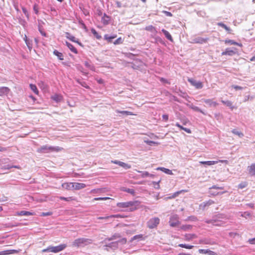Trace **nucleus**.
I'll return each mask as SVG.
<instances>
[{
    "label": "nucleus",
    "instance_id": "1",
    "mask_svg": "<svg viewBox=\"0 0 255 255\" xmlns=\"http://www.w3.org/2000/svg\"><path fill=\"white\" fill-rule=\"evenodd\" d=\"M62 149H63V148L59 146H52L48 145H44L38 148L36 151L40 153H46L53 151L58 152Z\"/></svg>",
    "mask_w": 255,
    "mask_h": 255
},
{
    "label": "nucleus",
    "instance_id": "2",
    "mask_svg": "<svg viewBox=\"0 0 255 255\" xmlns=\"http://www.w3.org/2000/svg\"><path fill=\"white\" fill-rule=\"evenodd\" d=\"M223 215L221 214H217L212 217L211 219H206L205 222L207 224H211L215 226H222L224 223L222 221L223 218Z\"/></svg>",
    "mask_w": 255,
    "mask_h": 255
},
{
    "label": "nucleus",
    "instance_id": "3",
    "mask_svg": "<svg viewBox=\"0 0 255 255\" xmlns=\"http://www.w3.org/2000/svg\"><path fill=\"white\" fill-rule=\"evenodd\" d=\"M139 205V202L137 201H128L126 202H120L118 203L117 205L119 208H127L131 207L130 209V211H133L136 209L137 206Z\"/></svg>",
    "mask_w": 255,
    "mask_h": 255
},
{
    "label": "nucleus",
    "instance_id": "4",
    "mask_svg": "<svg viewBox=\"0 0 255 255\" xmlns=\"http://www.w3.org/2000/svg\"><path fill=\"white\" fill-rule=\"evenodd\" d=\"M92 242V240L87 238H78L76 239L72 244V246L74 247H84L89 244H91Z\"/></svg>",
    "mask_w": 255,
    "mask_h": 255
},
{
    "label": "nucleus",
    "instance_id": "5",
    "mask_svg": "<svg viewBox=\"0 0 255 255\" xmlns=\"http://www.w3.org/2000/svg\"><path fill=\"white\" fill-rule=\"evenodd\" d=\"M66 247L65 244H61L57 246H49L47 248L43 249L42 252H52L54 253H58L63 250Z\"/></svg>",
    "mask_w": 255,
    "mask_h": 255
},
{
    "label": "nucleus",
    "instance_id": "6",
    "mask_svg": "<svg viewBox=\"0 0 255 255\" xmlns=\"http://www.w3.org/2000/svg\"><path fill=\"white\" fill-rule=\"evenodd\" d=\"M160 219L158 217H154L151 218L147 222V226L149 229H153L156 228L159 224Z\"/></svg>",
    "mask_w": 255,
    "mask_h": 255
},
{
    "label": "nucleus",
    "instance_id": "7",
    "mask_svg": "<svg viewBox=\"0 0 255 255\" xmlns=\"http://www.w3.org/2000/svg\"><path fill=\"white\" fill-rule=\"evenodd\" d=\"M169 225L171 227H175L179 224V218L177 215H172L169 220Z\"/></svg>",
    "mask_w": 255,
    "mask_h": 255
},
{
    "label": "nucleus",
    "instance_id": "8",
    "mask_svg": "<svg viewBox=\"0 0 255 255\" xmlns=\"http://www.w3.org/2000/svg\"><path fill=\"white\" fill-rule=\"evenodd\" d=\"M188 81L192 85L194 86L197 89H201L203 86L202 82L200 81H197L193 78H188Z\"/></svg>",
    "mask_w": 255,
    "mask_h": 255
},
{
    "label": "nucleus",
    "instance_id": "9",
    "mask_svg": "<svg viewBox=\"0 0 255 255\" xmlns=\"http://www.w3.org/2000/svg\"><path fill=\"white\" fill-rule=\"evenodd\" d=\"M209 40L208 38H203L201 37H196L192 39V43L203 44L206 43Z\"/></svg>",
    "mask_w": 255,
    "mask_h": 255
},
{
    "label": "nucleus",
    "instance_id": "10",
    "mask_svg": "<svg viewBox=\"0 0 255 255\" xmlns=\"http://www.w3.org/2000/svg\"><path fill=\"white\" fill-rule=\"evenodd\" d=\"M112 162L116 164L119 165V166L123 167L126 169H129L131 167V166L127 163H126L124 162L119 161V160H112Z\"/></svg>",
    "mask_w": 255,
    "mask_h": 255
},
{
    "label": "nucleus",
    "instance_id": "11",
    "mask_svg": "<svg viewBox=\"0 0 255 255\" xmlns=\"http://www.w3.org/2000/svg\"><path fill=\"white\" fill-rule=\"evenodd\" d=\"M121 238V235L120 233H115L113 234L111 237L107 238L105 239L104 241V242H106V241H112L113 240H116L117 239H120Z\"/></svg>",
    "mask_w": 255,
    "mask_h": 255
},
{
    "label": "nucleus",
    "instance_id": "12",
    "mask_svg": "<svg viewBox=\"0 0 255 255\" xmlns=\"http://www.w3.org/2000/svg\"><path fill=\"white\" fill-rule=\"evenodd\" d=\"M214 203V201L212 200H209L208 201L204 202L200 205V208L202 210H205L206 207H208Z\"/></svg>",
    "mask_w": 255,
    "mask_h": 255
},
{
    "label": "nucleus",
    "instance_id": "13",
    "mask_svg": "<svg viewBox=\"0 0 255 255\" xmlns=\"http://www.w3.org/2000/svg\"><path fill=\"white\" fill-rule=\"evenodd\" d=\"M10 92V89L6 87H0V96H7Z\"/></svg>",
    "mask_w": 255,
    "mask_h": 255
},
{
    "label": "nucleus",
    "instance_id": "14",
    "mask_svg": "<svg viewBox=\"0 0 255 255\" xmlns=\"http://www.w3.org/2000/svg\"><path fill=\"white\" fill-rule=\"evenodd\" d=\"M202 100L211 107H216L218 105L216 102L213 101L212 99H203Z\"/></svg>",
    "mask_w": 255,
    "mask_h": 255
},
{
    "label": "nucleus",
    "instance_id": "15",
    "mask_svg": "<svg viewBox=\"0 0 255 255\" xmlns=\"http://www.w3.org/2000/svg\"><path fill=\"white\" fill-rule=\"evenodd\" d=\"M107 248H109L113 250H115L118 249V242L116 241L113 242L105 245Z\"/></svg>",
    "mask_w": 255,
    "mask_h": 255
},
{
    "label": "nucleus",
    "instance_id": "16",
    "mask_svg": "<svg viewBox=\"0 0 255 255\" xmlns=\"http://www.w3.org/2000/svg\"><path fill=\"white\" fill-rule=\"evenodd\" d=\"M236 54V52L231 49L229 48H226L225 51L222 53V55H229V56H233Z\"/></svg>",
    "mask_w": 255,
    "mask_h": 255
},
{
    "label": "nucleus",
    "instance_id": "17",
    "mask_svg": "<svg viewBox=\"0 0 255 255\" xmlns=\"http://www.w3.org/2000/svg\"><path fill=\"white\" fill-rule=\"evenodd\" d=\"M73 189L79 190L83 189L86 187V185L81 183H73Z\"/></svg>",
    "mask_w": 255,
    "mask_h": 255
},
{
    "label": "nucleus",
    "instance_id": "18",
    "mask_svg": "<svg viewBox=\"0 0 255 255\" xmlns=\"http://www.w3.org/2000/svg\"><path fill=\"white\" fill-rule=\"evenodd\" d=\"M110 19V17L105 13L102 17V22L104 25H107L109 23Z\"/></svg>",
    "mask_w": 255,
    "mask_h": 255
},
{
    "label": "nucleus",
    "instance_id": "19",
    "mask_svg": "<svg viewBox=\"0 0 255 255\" xmlns=\"http://www.w3.org/2000/svg\"><path fill=\"white\" fill-rule=\"evenodd\" d=\"M187 106H188L190 108H191L193 110L196 111V112H200L202 114H203V115H206V114L198 107L194 106L193 104H191V105L187 104Z\"/></svg>",
    "mask_w": 255,
    "mask_h": 255
},
{
    "label": "nucleus",
    "instance_id": "20",
    "mask_svg": "<svg viewBox=\"0 0 255 255\" xmlns=\"http://www.w3.org/2000/svg\"><path fill=\"white\" fill-rule=\"evenodd\" d=\"M17 251L15 250H6L0 252V255H7L16 253Z\"/></svg>",
    "mask_w": 255,
    "mask_h": 255
},
{
    "label": "nucleus",
    "instance_id": "21",
    "mask_svg": "<svg viewBox=\"0 0 255 255\" xmlns=\"http://www.w3.org/2000/svg\"><path fill=\"white\" fill-rule=\"evenodd\" d=\"M62 186L63 188L67 190H73V183H64Z\"/></svg>",
    "mask_w": 255,
    "mask_h": 255
},
{
    "label": "nucleus",
    "instance_id": "22",
    "mask_svg": "<svg viewBox=\"0 0 255 255\" xmlns=\"http://www.w3.org/2000/svg\"><path fill=\"white\" fill-rule=\"evenodd\" d=\"M217 25L221 26L224 28L229 33H231L232 30L229 27H228L226 25L222 22H218L217 23Z\"/></svg>",
    "mask_w": 255,
    "mask_h": 255
},
{
    "label": "nucleus",
    "instance_id": "23",
    "mask_svg": "<svg viewBox=\"0 0 255 255\" xmlns=\"http://www.w3.org/2000/svg\"><path fill=\"white\" fill-rule=\"evenodd\" d=\"M249 174L252 176H255V163L248 166Z\"/></svg>",
    "mask_w": 255,
    "mask_h": 255
},
{
    "label": "nucleus",
    "instance_id": "24",
    "mask_svg": "<svg viewBox=\"0 0 255 255\" xmlns=\"http://www.w3.org/2000/svg\"><path fill=\"white\" fill-rule=\"evenodd\" d=\"M161 31L167 39H168L169 41L171 42L173 41V38L168 31H167L164 29H162Z\"/></svg>",
    "mask_w": 255,
    "mask_h": 255
},
{
    "label": "nucleus",
    "instance_id": "25",
    "mask_svg": "<svg viewBox=\"0 0 255 255\" xmlns=\"http://www.w3.org/2000/svg\"><path fill=\"white\" fill-rule=\"evenodd\" d=\"M156 170H161L167 174H169V175L173 174L172 171L171 170L167 169V168H165L164 167H158L156 168Z\"/></svg>",
    "mask_w": 255,
    "mask_h": 255
},
{
    "label": "nucleus",
    "instance_id": "26",
    "mask_svg": "<svg viewBox=\"0 0 255 255\" xmlns=\"http://www.w3.org/2000/svg\"><path fill=\"white\" fill-rule=\"evenodd\" d=\"M116 112L117 113H120L122 114L124 116H129V115H133V113L131 112L127 111H120L119 110H116Z\"/></svg>",
    "mask_w": 255,
    "mask_h": 255
},
{
    "label": "nucleus",
    "instance_id": "27",
    "mask_svg": "<svg viewBox=\"0 0 255 255\" xmlns=\"http://www.w3.org/2000/svg\"><path fill=\"white\" fill-rule=\"evenodd\" d=\"M66 44L67 46L70 49V50L73 53L77 54L78 53L77 50L76 48L71 43L66 42Z\"/></svg>",
    "mask_w": 255,
    "mask_h": 255
},
{
    "label": "nucleus",
    "instance_id": "28",
    "mask_svg": "<svg viewBox=\"0 0 255 255\" xmlns=\"http://www.w3.org/2000/svg\"><path fill=\"white\" fill-rule=\"evenodd\" d=\"M33 214L30 212L29 211H21L20 212H18L17 213V215L18 216H30L32 215Z\"/></svg>",
    "mask_w": 255,
    "mask_h": 255
},
{
    "label": "nucleus",
    "instance_id": "29",
    "mask_svg": "<svg viewBox=\"0 0 255 255\" xmlns=\"http://www.w3.org/2000/svg\"><path fill=\"white\" fill-rule=\"evenodd\" d=\"M218 162V161H200V163L201 164H205L208 166L214 165Z\"/></svg>",
    "mask_w": 255,
    "mask_h": 255
},
{
    "label": "nucleus",
    "instance_id": "30",
    "mask_svg": "<svg viewBox=\"0 0 255 255\" xmlns=\"http://www.w3.org/2000/svg\"><path fill=\"white\" fill-rule=\"evenodd\" d=\"M196 237L197 236L195 234H186L185 236V240L189 241Z\"/></svg>",
    "mask_w": 255,
    "mask_h": 255
},
{
    "label": "nucleus",
    "instance_id": "31",
    "mask_svg": "<svg viewBox=\"0 0 255 255\" xmlns=\"http://www.w3.org/2000/svg\"><path fill=\"white\" fill-rule=\"evenodd\" d=\"M53 54L57 56V57L58 58V59L60 60H63V55L62 53L58 51L57 50H55L54 51H53Z\"/></svg>",
    "mask_w": 255,
    "mask_h": 255
},
{
    "label": "nucleus",
    "instance_id": "32",
    "mask_svg": "<svg viewBox=\"0 0 255 255\" xmlns=\"http://www.w3.org/2000/svg\"><path fill=\"white\" fill-rule=\"evenodd\" d=\"M66 34L67 35L66 36L67 38L69 40L74 42H78V40L74 36L70 35V33L68 32L66 33Z\"/></svg>",
    "mask_w": 255,
    "mask_h": 255
},
{
    "label": "nucleus",
    "instance_id": "33",
    "mask_svg": "<svg viewBox=\"0 0 255 255\" xmlns=\"http://www.w3.org/2000/svg\"><path fill=\"white\" fill-rule=\"evenodd\" d=\"M225 43L230 44L231 45H238L239 46H242V44L241 43H239L233 40H225Z\"/></svg>",
    "mask_w": 255,
    "mask_h": 255
},
{
    "label": "nucleus",
    "instance_id": "34",
    "mask_svg": "<svg viewBox=\"0 0 255 255\" xmlns=\"http://www.w3.org/2000/svg\"><path fill=\"white\" fill-rule=\"evenodd\" d=\"M120 217L119 215H112L111 216H106V217H99L98 218V219L102 220V219H108L109 218H118Z\"/></svg>",
    "mask_w": 255,
    "mask_h": 255
},
{
    "label": "nucleus",
    "instance_id": "35",
    "mask_svg": "<svg viewBox=\"0 0 255 255\" xmlns=\"http://www.w3.org/2000/svg\"><path fill=\"white\" fill-rule=\"evenodd\" d=\"M232 132L234 134L237 135L240 137L244 136V133L236 129H234L232 130Z\"/></svg>",
    "mask_w": 255,
    "mask_h": 255
},
{
    "label": "nucleus",
    "instance_id": "36",
    "mask_svg": "<svg viewBox=\"0 0 255 255\" xmlns=\"http://www.w3.org/2000/svg\"><path fill=\"white\" fill-rule=\"evenodd\" d=\"M84 65L86 67L88 68L90 70H93L94 69V66L91 64V62H89V61H85L84 62Z\"/></svg>",
    "mask_w": 255,
    "mask_h": 255
},
{
    "label": "nucleus",
    "instance_id": "37",
    "mask_svg": "<svg viewBox=\"0 0 255 255\" xmlns=\"http://www.w3.org/2000/svg\"><path fill=\"white\" fill-rule=\"evenodd\" d=\"M222 103L225 105H226L227 106L230 107L232 110L234 109V107L232 106V103L230 101H221Z\"/></svg>",
    "mask_w": 255,
    "mask_h": 255
},
{
    "label": "nucleus",
    "instance_id": "38",
    "mask_svg": "<svg viewBox=\"0 0 255 255\" xmlns=\"http://www.w3.org/2000/svg\"><path fill=\"white\" fill-rule=\"evenodd\" d=\"M52 99L56 101V102L58 103L60 102L62 100V96L58 95H55L53 96H52Z\"/></svg>",
    "mask_w": 255,
    "mask_h": 255
},
{
    "label": "nucleus",
    "instance_id": "39",
    "mask_svg": "<svg viewBox=\"0 0 255 255\" xmlns=\"http://www.w3.org/2000/svg\"><path fill=\"white\" fill-rule=\"evenodd\" d=\"M116 35L110 36L108 34H106L104 36V38L106 40H108L109 42H112V39L116 37Z\"/></svg>",
    "mask_w": 255,
    "mask_h": 255
},
{
    "label": "nucleus",
    "instance_id": "40",
    "mask_svg": "<svg viewBox=\"0 0 255 255\" xmlns=\"http://www.w3.org/2000/svg\"><path fill=\"white\" fill-rule=\"evenodd\" d=\"M30 87L31 90L36 94H38V90L36 86V85L34 84H30Z\"/></svg>",
    "mask_w": 255,
    "mask_h": 255
},
{
    "label": "nucleus",
    "instance_id": "41",
    "mask_svg": "<svg viewBox=\"0 0 255 255\" xmlns=\"http://www.w3.org/2000/svg\"><path fill=\"white\" fill-rule=\"evenodd\" d=\"M178 246L180 247L184 248L187 249H192L194 247V246H192V245H189L183 244H179L178 245Z\"/></svg>",
    "mask_w": 255,
    "mask_h": 255
},
{
    "label": "nucleus",
    "instance_id": "42",
    "mask_svg": "<svg viewBox=\"0 0 255 255\" xmlns=\"http://www.w3.org/2000/svg\"><path fill=\"white\" fill-rule=\"evenodd\" d=\"M142 238H143V235H141V234L137 235H135V236H133L131 239L130 241L132 242V241H133V240H141L142 239Z\"/></svg>",
    "mask_w": 255,
    "mask_h": 255
},
{
    "label": "nucleus",
    "instance_id": "43",
    "mask_svg": "<svg viewBox=\"0 0 255 255\" xmlns=\"http://www.w3.org/2000/svg\"><path fill=\"white\" fill-rule=\"evenodd\" d=\"M192 228V226L190 225H182L181 227V229L184 231H189L191 230Z\"/></svg>",
    "mask_w": 255,
    "mask_h": 255
},
{
    "label": "nucleus",
    "instance_id": "44",
    "mask_svg": "<svg viewBox=\"0 0 255 255\" xmlns=\"http://www.w3.org/2000/svg\"><path fill=\"white\" fill-rule=\"evenodd\" d=\"M91 32L93 34V35L98 39H100L101 38V36H100L98 33L97 32V31L94 29L92 28L91 29Z\"/></svg>",
    "mask_w": 255,
    "mask_h": 255
},
{
    "label": "nucleus",
    "instance_id": "45",
    "mask_svg": "<svg viewBox=\"0 0 255 255\" xmlns=\"http://www.w3.org/2000/svg\"><path fill=\"white\" fill-rule=\"evenodd\" d=\"M138 172L141 173V177L144 178L146 177H148V175H150V173L147 171H137Z\"/></svg>",
    "mask_w": 255,
    "mask_h": 255
},
{
    "label": "nucleus",
    "instance_id": "46",
    "mask_svg": "<svg viewBox=\"0 0 255 255\" xmlns=\"http://www.w3.org/2000/svg\"><path fill=\"white\" fill-rule=\"evenodd\" d=\"M118 242V245L119 246V244L120 243L122 245H125L127 243V239L125 238H123L119 240L118 241H116Z\"/></svg>",
    "mask_w": 255,
    "mask_h": 255
},
{
    "label": "nucleus",
    "instance_id": "47",
    "mask_svg": "<svg viewBox=\"0 0 255 255\" xmlns=\"http://www.w3.org/2000/svg\"><path fill=\"white\" fill-rule=\"evenodd\" d=\"M145 29L147 31H149L151 32H153L155 30V27L154 26H153L152 25H148V26H146L145 28Z\"/></svg>",
    "mask_w": 255,
    "mask_h": 255
},
{
    "label": "nucleus",
    "instance_id": "48",
    "mask_svg": "<svg viewBox=\"0 0 255 255\" xmlns=\"http://www.w3.org/2000/svg\"><path fill=\"white\" fill-rule=\"evenodd\" d=\"M25 42L29 49L32 48V44L30 42L29 40L27 39V37L25 36L24 38Z\"/></svg>",
    "mask_w": 255,
    "mask_h": 255
},
{
    "label": "nucleus",
    "instance_id": "49",
    "mask_svg": "<svg viewBox=\"0 0 255 255\" xmlns=\"http://www.w3.org/2000/svg\"><path fill=\"white\" fill-rule=\"evenodd\" d=\"M144 142H146L148 145H157L158 143L157 142H156L155 141H151V140H144Z\"/></svg>",
    "mask_w": 255,
    "mask_h": 255
},
{
    "label": "nucleus",
    "instance_id": "50",
    "mask_svg": "<svg viewBox=\"0 0 255 255\" xmlns=\"http://www.w3.org/2000/svg\"><path fill=\"white\" fill-rule=\"evenodd\" d=\"M123 42V40L122 38L121 37H119L114 41V44L115 45L120 44L122 43Z\"/></svg>",
    "mask_w": 255,
    "mask_h": 255
},
{
    "label": "nucleus",
    "instance_id": "51",
    "mask_svg": "<svg viewBox=\"0 0 255 255\" xmlns=\"http://www.w3.org/2000/svg\"><path fill=\"white\" fill-rule=\"evenodd\" d=\"M247 185H248V184L246 182H242L240 184H239L238 188L240 189H243V188L246 187Z\"/></svg>",
    "mask_w": 255,
    "mask_h": 255
},
{
    "label": "nucleus",
    "instance_id": "52",
    "mask_svg": "<svg viewBox=\"0 0 255 255\" xmlns=\"http://www.w3.org/2000/svg\"><path fill=\"white\" fill-rule=\"evenodd\" d=\"M160 180L158 181V182H155V181H153L152 182V183L154 185V187L155 188V189H159L160 188V185L159 184V182H160Z\"/></svg>",
    "mask_w": 255,
    "mask_h": 255
},
{
    "label": "nucleus",
    "instance_id": "53",
    "mask_svg": "<svg viewBox=\"0 0 255 255\" xmlns=\"http://www.w3.org/2000/svg\"><path fill=\"white\" fill-rule=\"evenodd\" d=\"M59 198L61 200H64V201H70L72 200V197H71L66 198V197L61 196L59 197Z\"/></svg>",
    "mask_w": 255,
    "mask_h": 255
},
{
    "label": "nucleus",
    "instance_id": "54",
    "mask_svg": "<svg viewBox=\"0 0 255 255\" xmlns=\"http://www.w3.org/2000/svg\"><path fill=\"white\" fill-rule=\"evenodd\" d=\"M38 30L41 33V34L45 37L46 36V33L43 31V30L41 28V26H38Z\"/></svg>",
    "mask_w": 255,
    "mask_h": 255
},
{
    "label": "nucleus",
    "instance_id": "55",
    "mask_svg": "<svg viewBox=\"0 0 255 255\" xmlns=\"http://www.w3.org/2000/svg\"><path fill=\"white\" fill-rule=\"evenodd\" d=\"M215 117L218 120H220L222 119V115L220 113H215Z\"/></svg>",
    "mask_w": 255,
    "mask_h": 255
},
{
    "label": "nucleus",
    "instance_id": "56",
    "mask_svg": "<svg viewBox=\"0 0 255 255\" xmlns=\"http://www.w3.org/2000/svg\"><path fill=\"white\" fill-rule=\"evenodd\" d=\"M110 199L109 197H99V198H95L94 199V200H106L107 199Z\"/></svg>",
    "mask_w": 255,
    "mask_h": 255
},
{
    "label": "nucleus",
    "instance_id": "57",
    "mask_svg": "<svg viewBox=\"0 0 255 255\" xmlns=\"http://www.w3.org/2000/svg\"><path fill=\"white\" fill-rule=\"evenodd\" d=\"M52 214V212H42L41 213V216H50Z\"/></svg>",
    "mask_w": 255,
    "mask_h": 255
},
{
    "label": "nucleus",
    "instance_id": "58",
    "mask_svg": "<svg viewBox=\"0 0 255 255\" xmlns=\"http://www.w3.org/2000/svg\"><path fill=\"white\" fill-rule=\"evenodd\" d=\"M126 191L128 193H129L131 194H134V193H135V191L133 189H129V188H128L126 190Z\"/></svg>",
    "mask_w": 255,
    "mask_h": 255
},
{
    "label": "nucleus",
    "instance_id": "59",
    "mask_svg": "<svg viewBox=\"0 0 255 255\" xmlns=\"http://www.w3.org/2000/svg\"><path fill=\"white\" fill-rule=\"evenodd\" d=\"M19 225V224H13V223H8L7 224V227H17Z\"/></svg>",
    "mask_w": 255,
    "mask_h": 255
},
{
    "label": "nucleus",
    "instance_id": "60",
    "mask_svg": "<svg viewBox=\"0 0 255 255\" xmlns=\"http://www.w3.org/2000/svg\"><path fill=\"white\" fill-rule=\"evenodd\" d=\"M208 250L200 249V250H199V252L200 254H207V253H208Z\"/></svg>",
    "mask_w": 255,
    "mask_h": 255
},
{
    "label": "nucleus",
    "instance_id": "61",
    "mask_svg": "<svg viewBox=\"0 0 255 255\" xmlns=\"http://www.w3.org/2000/svg\"><path fill=\"white\" fill-rule=\"evenodd\" d=\"M163 12L165 14L166 16H172V14L169 12V11H163Z\"/></svg>",
    "mask_w": 255,
    "mask_h": 255
},
{
    "label": "nucleus",
    "instance_id": "62",
    "mask_svg": "<svg viewBox=\"0 0 255 255\" xmlns=\"http://www.w3.org/2000/svg\"><path fill=\"white\" fill-rule=\"evenodd\" d=\"M248 242L250 244L255 245V238L250 239Z\"/></svg>",
    "mask_w": 255,
    "mask_h": 255
},
{
    "label": "nucleus",
    "instance_id": "63",
    "mask_svg": "<svg viewBox=\"0 0 255 255\" xmlns=\"http://www.w3.org/2000/svg\"><path fill=\"white\" fill-rule=\"evenodd\" d=\"M233 87L236 90H242L243 89V88L242 87L237 86V85H234V86H233Z\"/></svg>",
    "mask_w": 255,
    "mask_h": 255
},
{
    "label": "nucleus",
    "instance_id": "64",
    "mask_svg": "<svg viewBox=\"0 0 255 255\" xmlns=\"http://www.w3.org/2000/svg\"><path fill=\"white\" fill-rule=\"evenodd\" d=\"M207 254L209 255H217V254L212 251H210L209 250H208V253Z\"/></svg>",
    "mask_w": 255,
    "mask_h": 255
}]
</instances>
